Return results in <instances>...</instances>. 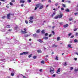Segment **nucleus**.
<instances>
[{"instance_id": "obj_1", "label": "nucleus", "mask_w": 78, "mask_h": 78, "mask_svg": "<svg viewBox=\"0 0 78 78\" xmlns=\"http://www.w3.org/2000/svg\"><path fill=\"white\" fill-rule=\"evenodd\" d=\"M38 8H39V9H42L44 7H43V5H42L41 4H37L36 5V7L35 8L34 10H36Z\"/></svg>"}, {"instance_id": "obj_2", "label": "nucleus", "mask_w": 78, "mask_h": 78, "mask_svg": "<svg viewBox=\"0 0 78 78\" xmlns=\"http://www.w3.org/2000/svg\"><path fill=\"white\" fill-rule=\"evenodd\" d=\"M33 16H30L29 18L30 19L29 21V23H33Z\"/></svg>"}, {"instance_id": "obj_3", "label": "nucleus", "mask_w": 78, "mask_h": 78, "mask_svg": "<svg viewBox=\"0 0 78 78\" xmlns=\"http://www.w3.org/2000/svg\"><path fill=\"white\" fill-rule=\"evenodd\" d=\"M50 72L52 74H53V73H54V69L53 67H51L50 69Z\"/></svg>"}, {"instance_id": "obj_4", "label": "nucleus", "mask_w": 78, "mask_h": 78, "mask_svg": "<svg viewBox=\"0 0 78 78\" xmlns=\"http://www.w3.org/2000/svg\"><path fill=\"white\" fill-rule=\"evenodd\" d=\"M12 14L11 13H9L7 15V18L8 19H9V17H10V16H11Z\"/></svg>"}, {"instance_id": "obj_5", "label": "nucleus", "mask_w": 78, "mask_h": 78, "mask_svg": "<svg viewBox=\"0 0 78 78\" xmlns=\"http://www.w3.org/2000/svg\"><path fill=\"white\" fill-rule=\"evenodd\" d=\"M25 2V0H20V3H24Z\"/></svg>"}, {"instance_id": "obj_6", "label": "nucleus", "mask_w": 78, "mask_h": 78, "mask_svg": "<svg viewBox=\"0 0 78 78\" xmlns=\"http://www.w3.org/2000/svg\"><path fill=\"white\" fill-rule=\"evenodd\" d=\"M58 18L59 19L62 18V14H60V15H58Z\"/></svg>"}, {"instance_id": "obj_7", "label": "nucleus", "mask_w": 78, "mask_h": 78, "mask_svg": "<svg viewBox=\"0 0 78 78\" xmlns=\"http://www.w3.org/2000/svg\"><path fill=\"white\" fill-rule=\"evenodd\" d=\"M52 47H58V45H55V44H53L52 45Z\"/></svg>"}, {"instance_id": "obj_8", "label": "nucleus", "mask_w": 78, "mask_h": 78, "mask_svg": "<svg viewBox=\"0 0 78 78\" xmlns=\"http://www.w3.org/2000/svg\"><path fill=\"white\" fill-rule=\"evenodd\" d=\"M38 41L40 43H42V42H43V41H42L41 39H39Z\"/></svg>"}, {"instance_id": "obj_9", "label": "nucleus", "mask_w": 78, "mask_h": 78, "mask_svg": "<svg viewBox=\"0 0 78 78\" xmlns=\"http://www.w3.org/2000/svg\"><path fill=\"white\" fill-rule=\"evenodd\" d=\"M21 33H22V34H25V33H27V32L25 31H22V30L21 32Z\"/></svg>"}, {"instance_id": "obj_10", "label": "nucleus", "mask_w": 78, "mask_h": 78, "mask_svg": "<svg viewBox=\"0 0 78 78\" xmlns=\"http://www.w3.org/2000/svg\"><path fill=\"white\" fill-rule=\"evenodd\" d=\"M68 26V24H66V25H64V28H67V27Z\"/></svg>"}, {"instance_id": "obj_11", "label": "nucleus", "mask_w": 78, "mask_h": 78, "mask_svg": "<svg viewBox=\"0 0 78 78\" xmlns=\"http://www.w3.org/2000/svg\"><path fill=\"white\" fill-rule=\"evenodd\" d=\"M30 36V35H28V34H25L24 35V37H28V36Z\"/></svg>"}, {"instance_id": "obj_12", "label": "nucleus", "mask_w": 78, "mask_h": 78, "mask_svg": "<svg viewBox=\"0 0 78 78\" xmlns=\"http://www.w3.org/2000/svg\"><path fill=\"white\" fill-rule=\"evenodd\" d=\"M43 38L44 39H45V40H47V39H48V37H44Z\"/></svg>"}, {"instance_id": "obj_13", "label": "nucleus", "mask_w": 78, "mask_h": 78, "mask_svg": "<svg viewBox=\"0 0 78 78\" xmlns=\"http://www.w3.org/2000/svg\"><path fill=\"white\" fill-rule=\"evenodd\" d=\"M11 76H13L14 75V71H13V73L12 72L11 74Z\"/></svg>"}, {"instance_id": "obj_14", "label": "nucleus", "mask_w": 78, "mask_h": 78, "mask_svg": "<svg viewBox=\"0 0 78 78\" xmlns=\"http://www.w3.org/2000/svg\"><path fill=\"white\" fill-rule=\"evenodd\" d=\"M6 28H11V26L10 25H8L6 26Z\"/></svg>"}, {"instance_id": "obj_15", "label": "nucleus", "mask_w": 78, "mask_h": 78, "mask_svg": "<svg viewBox=\"0 0 78 78\" xmlns=\"http://www.w3.org/2000/svg\"><path fill=\"white\" fill-rule=\"evenodd\" d=\"M60 68H59L57 72V73H58V72H60Z\"/></svg>"}, {"instance_id": "obj_16", "label": "nucleus", "mask_w": 78, "mask_h": 78, "mask_svg": "<svg viewBox=\"0 0 78 78\" xmlns=\"http://www.w3.org/2000/svg\"><path fill=\"white\" fill-rule=\"evenodd\" d=\"M40 31H41V30L40 29H39L37 31V33H40Z\"/></svg>"}, {"instance_id": "obj_17", "label": "nucleus", "mask_w": 78, "mask_h": 78, "mask_svg": "<svg viewBox=\"0 0 78 78\" xmlns=\"http://www.w3.org/2000/svg\"><path fill=\"white\" fill-rule=\"evenodd\" d=\"M38 53H41V50H38L37 51Z\"/></svg>"}, {"instance_id": "obj_18", "label": "nucleus", "mask_w": 78, "mask_h": 78, "mask_svg": "<svg viewBox=\"0 0 78 78\" xmlns=\"http://www.w3.org/2000/svg\"><path fill=\"white\" fill-rule=\"evenodd\" d=\"M66 12H69V11H70V10L68 9H66Z\"/></svg>"}, {"instance_id": "obj_19", "label": "nucleus", "mask_w": 78, "mask_h": 78, "mask_svg": "<svg viewBox=\"0 0 78 78\" xmlns=\"http://www.w3.org/2000/svg\"><path fill=\"white\" fill-rule=\"evenodd\" d=\"M23 53L24 55H27V54L28 53V52H23Z\"/></svg>"}, {"instance_id": "obj_20", "label": "nucleus", "mask_w": 78, "mask_h": 78, "mask_svg": "<svg viewBox=\"0 0 78 78\" xmlns=\"http://www.w3.org/2000/svg\"><path fill=\"white\" fill-rule=\"evenodd\" d=\"M74 42L75 43H76V42H78V40L76 39H75L74 40Z\"/></svg>"}, {"instance_id": "obj_21", "label": "nucleus", "mask_w": 78, "mask_h": 78, "mask_svg": "<svg viewBox=\"0 0 78 78\" xmlns=\"http://www.w3.org/2000/svg\"><path fill=\"white\" fill-rule=\"evenodd\" d=\"M41 33H42V34H44V33H45V32H44V30H43L41 31Z\"/></svg>"}, {"instance_id": "obj_22", "label": "nucleus", "mask_w": 78, "mask_h": 78, "mask_svg": "<svg viewBox=\"0 0 78 78\" xmlns=\"http://www.w3.org/2000/svg\"><path fill=\"white\" fill-rule=\"evenodd\" d=\"M73 20V18H70L69 19V21H72V20Z\"/></svg>"}, {"instance_id": "obj_23", "label": "nucleus", "mask_w": 78, "mask_h": 78, "mask_svg": "<svg viewBox=\"0 0 78 78\" xmlns=\"http://www.w3.org/2000/svg\"><path fill=\"white\" fill-rule=\"evenodd\" d=\"M9 4L10 6H12L13 5V4H12V3L11 2L9 3Z\"/></svg>"}, {"instance_id": "obj_24", "label": "nucleus", "mask_w": 78, "mask_h": 78, "mask_svg": "<svg viewBox=\"0 0 78 78\" xmlns=\"http://www.w3.org/2000/svg\"><path fill=\"white\" fill-rule=\"evenodd\" d=\"M56 14V12H54L53 14H52V16H53L54 15H55Z\"/></svg>"}, {"instance_id": "obj_25", "label": "nucleus", "mask_w": 78, "mask_h": 78, "mask_svg": "<svg viewBox=\"0 0 78 78\" xmlns=\"http://www.w3.org/2000/svg\"><path fill=\"white\" fill-rule=\"evenodd\" d=\"M17 28H18V27H15V30H17Z\"/></svg>"}, {"instance_id": "obj_26", "label": "nucleus", "mask_w": 78, "mask_h": 78, "mask_svg": "<svg viewBox=\"0 0 78 78\" xmlns=\"http://www.w3.org/2000/svg\"><path fill=\"white\" fill-rule=\"evenodd\" d=\"M54 18L55 19H58V18H59V17H58V16H57L55 17Z\"/></svg>"}, {"instance_id": "obj_27", "label": "nucleus", "mask_w": 78, "mask_h": 78, "mask_svg": "<svg viewBox=\"0 0 78 78\" xmlns=\"http://www.w3.org/2000/svg\"><path fill=\"white\" fill-rule=\"evenodd\" d=\"M41 64H44V63H45V62H44V61H42L41 62Z\"/></svg>"}, {"instance_id": "obj_28", "label": "nucleus", "mask_w": 78, "mask_h": 78, "mask_svg": "<svg viewBox=\"0 0 78 78\" xmlns=\"http://www.w3.org/2000/svg\"><path fill=\"white\" fill-rule=\"evenodd\" d=\"M60 39V37H58L57 38V41H59V39Z\"/></svg>"}, {"instance_id": "obj_29", "label": "nucleus", "mask_w": 78, "mask_h": 78, "mask_svg": "<svg viewBox=\"0 0 78 78\" xmlns=\"http://www.w3.org/2000/svg\"><path fill=\"white\" fill-rule=\"evenodd\" d=\"M55 60H56V61H58V57L56 56L55 58Z\"/></svg>"}, {"instance_id": "obj_30", "label": "nucleus", "mask_w": 78, "mask_h": 78, "mask_svg": "<svg viewBox=\"0 0 78 78\" xmlns=\"http://www.w3.org/2000/svg\"><path fill=\"white\" fill-rule=\"evenodd\" d=\"M64 66H67V63H66V62L64 63Z\"/></svg>"}, {"instance_id": "obj_31", "label": "nucleus", "mask_w": 78, "mask_h": 78, "mask_svg": "<svg viewBox=\"0 0 78 78\" xmlns=\"http://www.w3.org/2000/svg\"><path fill=\"white\" fill-rule=\"evenodd\" d=\"M68 47L69 48H71V45L70 44L68 45Z\"/></svg>"}, {"instance_id": "obj_32", "label": "nucleus", "mask_w": 78, "mask_h": 78, "mask_svg": "<svg viewBox=\"0 0 78 78\" xmlns=\"http://www.w3.org/2000/svg\"><path fill=\"white\" fill-rule=\"evenodd\" d=\"M1 61H3V62H5V59H1Z\"/></svg>"}, {"instance_id": "obj_33", "label": "nucleus", "mask_w": 78, "mask_h": 78, "mask_svg": "<svg viewBox=\"0 0 78 78\" xmlns=\"http://www.w3.org/2000/svg\"><path fill=\"white\" fill-rule=\"evenodd\" d=\"M25 22L27 24H28V22L27 20H25Z\"/></svg>"}, {"instance_id": "obj_34", "label": "nucleus", "mask_w": 78, "mask_h": 78, "mask_svg": "<svg viewBox=\"0 0 78 78\" xmlns=\"http://www.w3.org/2000/svg\"><path fill=\"white\" fill-rule=\"evenodd\" d=\"M39 71H40V72H42V69H41L40 70H39Z\"/></svg>"}, {"instance_id": "obj_35", "label": "nucleus", "mask_w": 78, "mask_h": 78, "mask_svg": "<svg viewBox=\"0 0 78 78\" xmlns=\"http://www.w3.org/2000/svg\"><path fill=\"white\" fill-rule=\"evenodd\" d=\"M34 37H36V34H35L33 35Z\"/></svg>"}, {"instance_id": "obj_36", "label": "nucleus", "mask_w": 78, "mask_h": 78, "mask_svg": "<svg viewBox=\"0 0 78 78\" xmlns=\"http://www.w3.org/2000/svg\"><path fill=\"white\" fill-rule=\"evenodd\" d=\"M74 70L75 71H76V72H77V71H78V69H75Z\"/></svg>"}, {"instance_id": "obj_37", "label": "nucleus", "mask_w": 78, "mask_h": 78, "mask_svg": "<svg viewBox=\"0 0 78 78\" xmlns=\"http://www.w3.org/2000/svg\"><path fill=\"white\" fill-rule=\"evenodd\" d=\"M27 2H28V3H30V2H31V0H27Z\"/></svg>"}, {"instance_id": "obj_38", "label": "nucleus", "mask_w": 78, "mask_h": 78, "mask_svg": "<svg viewBox=\"0 0 78 78\" xmlns=\"http://www.w3.org/2000/svg\"><path fill=\"white\" fill-rule=\"evenodd\" d=\"M9 5H6V7H7V8H9Z\"/></svg>"}, {"instance_id": "obj_39", "label": "nucleus", "mask_w": 78, "mask_h": 78, "mask_svg": "<svg viewBox=\"0 0 78 78\" xmlns=\"http://www.w3.org/2000/svg\"><path fill=\"white\" fill-rule=\"evenodd\" d=\"M33 58L34 59H36V56H34Z\"/></svg>"}, {"instance_id": "obj_40", "label": "nucleus", "mask_w": 78, "mask_h": 78, "mask_svg": "<svg viewBox=\"0 0 78 78\" xmlns=\"http://www.w3.org/2000/svg\"><path fill=\"white\" fill-rule=\"evenodd\" d=\"M5 17H6V16H4L2 17V19H5Z\"/></svg>"}, {"instance_id": "obj_41", "label": "nucleus", "mask_w": 78, "mask_h": 78, "mask_svg": "<svg viewBox=\"0 0 78 78\" xmlns=\"http://www.w3.org/2000/svg\"><path fill=\"white\" fill-rule=\"evenodd\" d=\"M78 29H76V28H75V29H74V31H76V30H77Z\"/></svg>"}, {"instance_id": "obj_42", "label": "nucleus", "mask_w": 78, "mask_h": 78, "mask_svg": "<svg viewBox=\"0 0 78 78\" xmlns=\"http://www.w3.org/2000/svg\"><path fill=\"white\" fill-rule=\"evenodd\" d=\"M45 36H48V33H46L45 34Z\"/></svg>"}, {"instance_id": "obj_43", "label": "nucleus", "mask_w": 78, "mask_h": 78, "mask_svg": "<svg viewBox=\"0 0 78 78\" xmlns=\"http://www.w3.org/2000/svg\"><path fill=\"white\" fill-rule=\"evenodd\" d=\"M6 0H0V1H2V2H5Z\"/></svg>"}, {"instance_id": "obj_44", "label": "nucleus", "mask_w": 78, "mask_h": 78, "mask_svg": "<svg viewBox=\"0 0 78 78\" xmlns=\"http://www.w3.org/2000/svg\"><path fill=\"white\" fill-rule=\"evenodd\" d=\"M76 36H78V33H76Z\"/></svg>"}, {"instance_id": "obj_45", "label": "nucleus", "mask_w": 78, "mask_h": 78, "mask_svg": "<svg viewBox=\"0 0 78 78\" xmlns=\"http://www.w3.org/2000/svg\"><path fill=\"white\" fill-rule=\"evenodd\" d=\"M32 55L31 54V55H29V56H28L29 58H31V57Z\"/></svg>"}, {"instance_id": "obj_46", "label": "nucleus", "mask_w": 78, "mask_h": 78, "mask_svg": "<svg viewBox=\"0 0 78 78\" xmlns=\"http://www.w3.org/2000/svg\"><path fill=\"white\" fill-rule=\"evenodd\" d=\"M58 3H55V6H58Z\"/></svg>"}, {"instance_id": "obj_47", "label": "nucleus", "mask_w": 78, "mask_h": 78, "mask_svg": "<svg viewBox=\"0 0 78 78\" xmlns=\"http://www.w3.org/2000/svg\"><path fill=\"white\" fill-rule=\"evenodd\" d=\"M62 6L64 7L65 8L66 7V5H65L64 4H62Z\"/></svg>"}, {"instance_id": "obj_48", "label": "nucleus", "mask_w": 78, "mask_h": 78, "mask_svg": "<svg viewBox=\"0 0 78 78\" xmlns=\"http://www.w3.org/2000/svg\"><path fill=\"white\" fill-rule=\"evenodd\" d=\"M52 33L54 35H55V32L54 31H52Z\"/></svg>"}, {"instance_id": "obj_49", "label": "nucleus", "mask_w": 78, "mask_h": 78, "mask_svg": "<svg viewBox=\"0 0 78 78\" xmlns=\"http://www.w3.org/2000/svg\"><path fill=\"white\" fill-rule=\"evenodd\" d=\"M67 2H68L69 3H70V1H67Z\"/></svg>"}, {"instance_id": "obj_50", "label": "nucleus", "mask_w": 78, "mask_h": 78, "mask_svg": "<svg viewBox=\"0 0 78 78\" xmlns=\"http://www.w3.org/2000/svg\"><path fill=\"white\" fill-rule=\"evenodd\" d=\"M45 60L46 61H48V59L47 58H45Z\"/></svg>"}, {"instance_id": "obj_51", "label": "nucleus", "mask_w": 78, "mask_h": 78, "mask_svg": "<svg viewBox=\"0 0 78 78\" xmlns=\"http://www.w3.org/2000/svg\"><path fill=\"white\" fill-rule=\"evenodd\" d=\"M73 69V67H71V68H70L71 70H72V69Z\"/></svg>"}, {"instance_id": "obj_52", "label": "nucleus", "mask_w": 78, "mask_h": 78, "mask_svg": "<svg viewBox=\"0 0 78 78\" xmlns=\"http://www.w3.org/2000/svg\"><path fill=\"white\" fill-rule=\"evenodd\" d=\"M78 12H76V13H74L75 15H78Z\"/></svg>"}, {"instance_id": "obj_53", "label": "nucleus", "mask_w": 78, "mask_h": 78, "mask_svg": "<svg viewBox=\"0 0 78 78\" xmlns=\"http://www.w3.org/2000/svg\"><path fill=\"white\" fill-rule=\"evenodd\" d=\"M12 2H15V0H12L11 1Z\"/></svg>"}, {"instance_id": "obj_54", "label": "nucleus", "mask_w": 78, "mask_h": 78, "mask_svg": "<svg viewBox=\"0 0 78 78\" xmlns=\"http://www.w3.org/2000/svg\"><path fill=\"white\" fill-rule=\"evenodd\" d=\"M48 2H49V3H51V1L50 0H49L48 1Z\"/></svg>"}, {"instance_id": "obj_55", "label": "nucleus", "mask_w": 78, "mask_h": 78, "mask_svg": "<svg viewBox=\"0 0 78 78\" xmlns=\"http://www.w3.org/2000/svg\"><path fill=\"white\" fill-rule=\"evenodd\" d=\"M8 31H12V29H10L8 30Z\"/></svg>"}, {"instance_id": "obj_56", "label": "nucleus", "mask_w": 78, "mask_h": 78, "mask_svg": "<svg viewBox=\"0 0 78 78\" xmlns=\"http://www.w3.org/2000/svg\"><path fill=\"white\" fill-rule=\"evenodd\" d=\"M24 55V54H23V53H21L20 54V55Z\"/></svg>"}, {"instance_id": "obj_57", "label": "nucleus", "mask_w": 78, "mask_h": 78, "mask_svg": "<svg viewBox=\"0 0 78 78\" xmlns=\"http://www.w3.org/2000/svg\"><path fill=\"white\" fill-rule=\"evenodd\" d=\"M71 34H72V33L69 34H68V36H70V35H71Z\"/></svg>"}, {"instance_id": "obj_58", "label": "nucleus", "mask_w": 78, "mask_h": 78, "mask_svg": "<svg viewBox=\"0 0 78 78\" xmlns=\"http://www.w3.org/2000/svg\"><path fill=\"white\" fill-rule=\"evenodd\" d=\"M1 44L2 45H3V44H4V43H3V42H2L1 43Z\"/></svg>"}, {"instance_id": "obj_59", "label": "nucleus", "mask_w": 78, "mask_h": 78, "mask_svg": "<svg viewBox=\"0 0 78 78\" xmlns=\"http://www.w3.org/2000/svg\"><path fill=\"white\" fill-rule=\"evenodd\" d=\"M74 37V36L72 35L71 37V38H73V37Z\"/></svg>"}, {"instance_id": "obj_60", "label": "nucleus", "mask_w": 78, "mask_h": 78, "mask_svg": "<svg viewBox=\"0 0 78 78\" xmlns=\"http://www.w3.org/2000/svg\"><path fill=\"white\" fill-rule=\"evenodd\" d=\"M61 9V10H62V11H63V10H64V8H62Z\"/></svg>"}, {"instance_id": "obj_61", "label": "nucleus", "mask_w": 78, "mask_h": 78, "mask_svg": "<svg viewBox=\"0 0 78 78\" xmlns=\"http://www.w3.org/2000/svg\"><path fill=\"white\" fill-rule=\"evenodd\" d=\"M23 4H21V7H23Z\"/></svg>"}, {"instance_id": "obj_62", "label": "nucleus", "mask_w": 78, "mask_h": 78, "mask_svg": "<svg viewBox=\"0 0 78 78\" xmlns=\"http://www.w3.org/2000/svg\"><path fill=\"white\" fill-rule=\"evenodd\" d=\"M52 35L51 34H50L49 36L50 37H51V36Z\"/></svg>"}, {"instance_id": "obj_63", "label": "nucleus", "mask_w": 78, "mask_h": 78, "mask_svg": "<svg viewBox=\"0 0 78 78\" xmlns=\"http://www.w3.org/2000/svg\"><path fill=\"white\" fill-rule=\"evenodd\" d=\"M74 59H75V61H76V60H77V58H74Z\"/></svg>"}, {"instance_id": "obj_64", "label": "nucleus", "mask_w": 78, "mask_h": 78, "mask_svg": "<svg viewBox=\"0 0 78 78\" xmlns=\"http://www.w3.org/2000/svg\"><path fill=\"white\" fill-rule=\"evenodd\" d=\"M44 1H46V0H42L41 1L43 2H44Z\"/></svg>"}]
</instances>
